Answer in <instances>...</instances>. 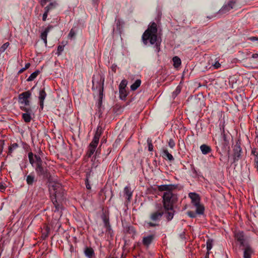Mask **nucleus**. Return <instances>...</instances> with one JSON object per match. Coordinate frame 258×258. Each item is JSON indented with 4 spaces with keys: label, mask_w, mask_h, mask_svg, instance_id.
<instances>
[{
    "label": "nucleus",
    "mask_w": 258,
    "mask_h": 258,
    "mask_svg": "<svg viewBox=\"0 0 258 258\" xmlns=\"http://www.w3.org/2000/svg\"><path fill=\"white\" fill-rule=\"evenodd\" d=\"M48 13L47 11H45L44 14H43V16H42V20L43 21H45L46 20L47 16H48Z\"/></svg>",
    "instance_id": "nucleus-54"
},
{
    "label": "nucleus",
    "mask_w": 258,
    "mask_h": 258,
    "mask_svg": "<svg viewBox=\"0 0 258 258\" xmlns=\"http://www.w3.org/2000/svg\"><path fill=\"white\" fill-rule=\"evenodd\" d=\"M257 119H258V116H257Z\"/></svg>",
    "instance_id": "nucleus-63"
},
{
    "label": "nucleus",
    "mask_w": 258,
    "mask_h": 258,
    "mask_svg": "<svg viewBox=\"0 0 258 258\" xmlns=\"http://www.w3.org/2000/svg\"><path fill=\"white\" fill-rule=\"evenodd\" d=\"M175 144L174 140L172 139H170L168 141V146L171 148L173 149L175 147Z\"/></svg>",
    "instance_id": "nucleus-46"
},
{
    "label": "nucleus",
    "mask_w": 258,
    "mask_h": 258,
    "mask_svg": "<svg viewBox=\"0 0 258 258\" xmlns=\"http://www.w3.org/2000/svg\"><path fill=\"white\" fill-rule=\"evenodd\" d=\"M243 258H251V255L253 254L254 250L249 244L243 246Z\"/></svg>",
    "instance_id": "nucleus-10"
},
{
    "label": "nucleus",
    "mask_w": 258,
    "mask_h": 258,
    "mask_svg": "<svg viewBox=\"0 0 258 258\" xmlns=\"http://www.w3.org/2000/svg\"><path fill=\"white\" fill-rule=\"evenodd\" d=\"M119 93H120V94L121 96H123L124 97L126 96V94L125 93V91H122V92H119Z\"/></svg>",
    "instance_id": "nucleus-57"
},
{
    "label": "nucleus",
    "mask_w": 258,
    "mask_h": 258,
    "mask_svg": "<svg viewBox=\"0 0 258 258\" xmlns=\"http://www.w3.org/2000/svg\"><path fill=\"white\" fill-rule=\"evenodd\" d=\"M142 41L145 45H147L148 41L151 44L156 43L155 46L159 51L160 45V42H157V25L155 22H153L148 28L144 32L142 35Z\"/></svg>",
    "instance_id": "nucleus-2"
},
{
    "label": "nucleus",
    "mask_w": 258,
    "mask_h": 258,
    "mask_svg": "<svg viewBox=\"0 0 258 258\" xmlns=\"http://www.w3.org/2000/svg\"><path fill=\"white\" fill-rule=\"evenodd\" d=\"M31 92L30 91H27L23 92L19 95V103L23 105L30 106V98L31 97Z\"/></svg>",
    "instance_id": "nucleus-7"
},
{
    "label": "nucleus",
    "mask_w": 258,
    "mask_h": 258,
    "mask_svg": "<svg viewBox=\"0 0 258 258\" xmlns=\"http://www.w3.org/2000/svg\"><path fill=\"white\" fill-rule=\"evenodd\" d=\"M141 84V81L140 79L137 80L131 86V89L133 91H135L140 87Z\"/></svg>",
    "instance_id": "nucleus-27"
},
{
    "label": "nucleus",
    "mask_w": 258,
    "mask_h": 258,
    "mask_svg": "<svg viewBox=\"0 0 258 258\" xmlns=\"http://www.w3.org/2000/svg\"><path fill=\"white\" fill-rule=\"evenodd\" d=\"M35 181V177L33 175H28L26 178V181L28 185H32Z\"/></svg>",
    "instance_id": "nucleus-33"
},
{
    "label": "nucleus",
    "mask_w": 258,
    "mask_h": 258,
    "mask_svg": "<svg viewBox=\"0 0 258 258\" xmlns=\"http://www.w3.org/2000/svg\"><path fill=\"white\" fill-rule=\"evenodd\" d=\"M220 142L219 141V145L221 146L222 148H224L226 144H228V141L227 140L226 135L224 133L221 134L220 136Z\"/></svg>",
    "instance_id": "nucleus-22"
},
{
    "label": "nucleus",
    "mask_w": 258,
    "mask_h": 258,
    "mask_svg": "<svg viewBox=\"0 0 258 258\" xmlns=\"http://www.w3.org/2000/svg\"><path fill=\"white\" fill-rule=\"evenodd\" d=\"M75 35H76L75 32L74 31V30L73 29H72L69 34V37H70L71 38H73Z\"/></svg>",
    "instance_id": "nucleus-49"
},
{
    "label": "nucleus",
    "mask_w": 258,
    "mask_h": 258,
    "mask_svg": "<svg viewBox=\"0 0 258 258\" xmlns=\"http://www.w3.org/2000/svg\"><path fill=\"white\" fill-rule=\"evenodd\" d=\"M154 238V235H149L147 236L143 237V244L146 246H148L153 241Z\"/></svg>",
    "instance_id": "nucleus-18"
},
{
    "label": "nucleus",
    "mask_w": 258,
    "mask_h": 258,
    "mask_svg": "<svg viewBox=\"0 0 258 258\" xmlns=\"http://www.w3.org/2000/svg\"><path fill=\"white\" fill-rule=\"evenodd\" d=\"M174 67L177 68L181 64V60L178 56H174L172 58Z\"/></svg>",
    "instance_id": "nucleus-29"
},
{
    "label": "nucleus",
    "mask_w": 258,
    "mask_h": 258,
    "mask_svg": "<svg viewBox=\"0 0 258 258\" xmlns=\"http://www.w3.org/2000/svg\"><path fill=\"white\" fill-rule=\"evenodd\" d=\"M40 73V71L39 70H36L34 72H33L32 74L30 75V76L29 77V78L27 79V81L28 82H31L33 81L37 76Z\"/></svg>",
    "instance_id": "nucleus-26"
},
{
    "label": "nucleus",
    "mask_w": 258,
    "mask_h": 258,
    "mask_svg": "<svg viewBox=\"0 0 258 258\" xmlns=\"http://www.w3.org/2000/svg\"><path fill=\"white\" fill-rule=\"evenodd\" d=\"M209 254H210V251H207V252L206 254V255H205V258H209Z\"/></svg>",
    "instance_id": "nucleus-61"
},
{
    "label": "nucleus",
    "mask_w": 258,
    "mask_h": 258,
    "mask_svg": "<svg viewBox=\"0 0 258 258\" xmlns=\"http://www.w3.org/2000/svg\"><path fill=\"white\" fill-rule=\"evenodd\" d=\"M176 188V186L172 184H164L159 185L158 189L160 191H165L162 196L163 207L164 210H172L174 205L178 201V197L172 190Z\"/></svg>",
    "instance_id": "nucleus-1"
},
{
    "label": "nucleus",
    "mask_w": 258,
    "mask_h": 258,
    "mask_svg": "<svg viewBox=\"0 0 258 258\" xmlns=\"http://www.w3.org/2000/svg\"><path fill=\"white\" fill-rule=\"evenodd\" d=\"M63 46L59 45L57 47V53L58 55H60L61 52L63 50Z\"/></svg>",
    "instance_id": "nucleus-48"
},
{
    "label": "nucleus",
    "mask_w": 258,
    "mask_h": 258,
    "mask_svg": "<svg viewBox=\"0 0 258 258\" xmlns=\"http://www.w3.org/2000/svg\"><path fill=\"white\" fill-rule=\"evenodd\" d=\"M189 197L191 200L192 204L195 205H198L200 203V198L199 195L195 192H190L188 195Z\"/></svg>",
    "instance_id": "nucleus-16"
},
{
    "label": "nucleus",
    "mask_w": 258,
    "mask_h": 258,
    "mask_svg": "<svg viewBox=\"0 0 258 258\" xmlns=\"http://www.w3.org/2000/svg\"><path fill=\"white\" fill-rule=\"evenodd\" d=\"M181 92V87L178 86L172 93V97L175 98Z\"/></svg>",
    "instance_id": "nucleus-40"
},
{
    "label": "nucleus",
    "mask_w": 258,
    "mask_h": 258,
    "mask_svg": "<svg viewBox=\"0 0 258 258\" xmlns=\"http://www.w3.org/2000/svg\"><path fill=\"white\" fill-rule=\"evenodd\" d=\"M25 70H25V69H24V68H22V69H20V70L19 71V72H18V75H19V74H20L22 73H23V72H24Z\"/></svg>",
    "instance_id": "nucleus-58"
},
{
    "label": "nucleus",
    "mask_w": 258,
    "mask_h": 258,
    "mask_svg": "<svg viewBox=\"0 0 258 258\" xmlns=\"http://www.w3.org/2000/svg\"><path fill=\"white\" fill-rule=\"evenodd\" d=\"M200 150L202 153L204 155L209 154L212 152L211 147L206 144L202 145L200 146Z\"/></svg>",
    "instance_id": "nucleus-20"
},
{
    "label": "nucleus",
    "mask_w": 258,
    "mask_h": 258,
    "mask_svg": "<svg viewBox=\"0 0 258 258\" xmlns=\"http://www.w3.org/2000/svg\"><path fill=\"white\" fill-rule=\"evenodd\" d=\"M165 213L166 214V218L168 221H171L174 215L175 211L173 207H172V210H164Z\"/></svg>",
    "instance_id": "nucleus-19"
},
{
    "label": "nucleus",
    "mask_w": 258,
    "mask_h": 258,
    "mask_svg": "<svg viewBox=\"0 0 258 258\" xmlns=\"http://www.w3.org/2000/svg\"><path fill=\"white\" fill-rule=\"evenodd\" d=\"M23 150L25 153H28V156L29 161H42L43 158H41L39 155H34L30 150V147L27 144L23 145Z\"/></svg>",
    "instance_id": "nucleus-8"
},
{
    "label": "nucleus",
    "mask_w": 258,
    "mask_h": 258,
    "mask_svg": "<svg viewBox=\"0 0 258 258\" xmlns=\"http://www.w3.org/2000/svg\"><path fill=\"white\" fill-rule=\"evenodd\" d=\"M102 220L103 221L104 226L106 228H109L110 227L109 221V218L105 215H103L102 217Z\"/></svg>",
    "instance_id": "nucleus-30"
},
{
    "label": "nucleus",
    "mask_w": 258,
    "mask_h": 258,
    "mask_svg": "<svg viewBox=\"0 0 258 258\" xmlns=\"http://www.w3.org/2000/svg\"><path fill=\"white\" fill-rule=\"evenodd\" d=\"M213 66L215 69H218L221 67V64L218 61H216L213 64Z\"/></svg>",
    "instance_id": "nucleus-53"
},
{
    "label": "nucleus",
    "mask_w": 258,
    "mask_h": 258,
    "mask_svg": "<svg viewBox=\"0 0 258 258\" xmlns=\"http://www.w3.org/2000/svg\"><path fill=\"white\" fill-rule=\"evenodd\" d=\"M51 193L55 196V199H61L64 195V190L61 184L56 182H50L49 187Z\"/></svg>",
    "instance_id": "nucleus-5"
},
{
    "label": "nucleus",
    "mask_w": 258,
    "mask_h": 258,
    "mask_svg": "<svg viewBox=\"0 0 258 258\" xmlns=\"http://www.w3.org/2000/svg\"><path fill=\"white\" fill-rule=\"evenodd\" d=\"M30 66V63L28 62L26 63L25 67L24 68L25 70L28 69Z\"/></svg>",
    "instance_id": "nucleus-59"
},
{
    "label": "nucleus",
    "mask_w": 258,
    "mask_h": 258,
    "mask_svg": "<svg viewBox=\"0 0 258 258\" xmlns=\"http://www.w3.org/2000/svg\"><path fill=\"white\" fill-rule=\"evenodd\" d=\"M46 96V93L44 90V89H42L39 92V95L38 97L39 100L40 108L39 110H42L44 107V101Z\"/></svg>",
    "instance_id": "nucleus-14"
},
{
    "label": "nucleus",
    "mask_w": 258,
    "mask_h": 258,
    "mask_svg": "<svg viewBox=\"0 0 258 258\" xmlns=\"http://www.w3.org/2000/svg\"><path fill=\"white\" fill-rule=\"evenodd\" d=\"M29 106H21L20 108L22 110L25 111L26 113L30 112L31 111V108Z\"/></svg>",
    "instance_id": "nucleus-44"
},
{
    "label": "nucleus",
    "mask_w": 258,
    "mask_h": 258,
    "mask_svg": "<svg viewBox=\"0 0 258 258\" xmlns=\"http://www.w3.org/2000/svg\"><path fill=\"white\" fill-rule=\"evenodd\" d=\"M214 240L212 239L209 238L208 239L206 242V246L207 251H210V250L212 249L213 245Z\"/></svg>",
    "instance_id": "nucleus-31"
},
{
    "label": "nucleus",
    "mask_w": 258,
    "mask_h": 258,
    "mask_svg": "<svg viewBox=\"0 0 258 258\" xmlns=\"http://www.w3.org/2000/svg\"><path fill=\"white\" fill-rule=\"evenodd\" d=\"M255 167L256 168L257 170L258 171V162H256V164L255 165Z\"/></svg>",
    "instance_id": "nucleus-62"
},
{
    "label": "nucleus",
    "mask_w": 258,
    "mask_h": 258,
    "mask_svg": "<svg viewBox=\"0 0 258 258\" xmlns=\"http://www.w3.org/2000/svg\"><path fill=\"white\" fill-rule=\"evenodd\" d=\"M100 136L101 133L97 131L89 146L96 149Z\"/></svg>",
    "instance_id": "nucleus-15"
},
{
    "label": "nucleus",
    "mask_w": 258,
    "mask_h": 258,
    "mask_svg": "<svg viewBox=\"0 0 258 258\" xmlns=\"http://www.w3.org/2000/svg\"><path fill=\"white\" fill-rule=\"evenodd\" d=\"M10 43L9 42H6L4 43L1 47H0V53L4 52L6 49L9 46Z\"/></svg>",
    "instance_id": "nucleus-41"
},
{
    "label": "nucleus",
    "mask_w": 258,
    "mask_h": 258,
    "mask_svg": "<svg viewBox=\"0 0 258 258\" xmlns=\"http://www.w3.org/2000/svg\"><path fill=\"white\" fill-rule=\"evenodd\" d=\"M160 156L166 160L171 161L173 160V157L171 154V151H169L166 148H163L161 152Z\"/></svg>",
    "instance_id": "nucleus-11"
},
{
    "label": "nucleus",
    "mask_w": 258,
    "mask_h": 258,
    "mask_svg": "<svg viewBox=\"0 0 258 258\" xmlns=\"http://www.w3.org/2000/svg\"><path fill=\"white\" fill-rule=\"evenodd\" d=\"M4 163V162H0V172L2 171L3 169Z\"/></svg>",
    "instance_id": "nucleus-60"
},
{
    "label": "nucleus",
    "mask_w": 258,
    "mask_h": 258,
    "mask_svg": "<svg viewBox=\"0 0 258 258\" xmlns=\"http://www.w3.org/2000/svg\"><path fill=\"white\" fill-rule=\"evenodd\" d=\"M95 150H96L95 148H92V147H91L89 146L88 147V151H87V156L88 157H91V156L94 154Z\"/></svg>",
    "instance_id": "nucleus-39"
},
{
    "label": "nucleus",
    "mask_w": 258,
    "mask_h": 258,
    "mask_svg": "<svg viewBox=\"0 0 258 258\" xmlns=\"http://www.w3.org/2000/svg\"><path fill=\"white\" fill-rule=\"evenodd\" d=\"M241 149L240 147H236L234 149L233 159L234 161H238L240 159L241 154Z\"/></svg>",
    "instance_id": "nucleus-17"
},
{
    "label": "nucleus",
    "mask_w": 258,
    "mask_h": 258,
    "mask_svg": "<svg viewBox=\"0 0 258 258\" xmlns=\"http://www.w3.org/2000/svg\"><path fill=\"white\" fill-rule=\"evenodd\" d=\"M126 230L127 232L130 234H135L136 233V230L134 227L133 226H128L126 228Z\"/></svg>",
    "instance_id": "nucleus-43"
},
{
    "label": "nucleus",
    "mask_w": 258,
    "mask_h": 258,
    "mask_svg": "<svg viewBox=\"0 0 258 258\" xmlns=\"http://www.w3.org/2000/svg\"><path fill=\"white\" fill-rule=\"evenodd\" d=\"M32 166L39 176H42L44 178H48L50 176L49 170L50 167L47 162H30Z\"/></svg>",
    "instance_id": "nucleus-4"
},
{
    "label": "nucleus",
    "mask_w": 258,
    "mask_h": 258,
    "mask_svg": "<svg viewBox=\"0 0 258 258\" xmlns=\"http://www.w3.org/2000/svg\"><path fill=\"white\" fill-rule=\"evenodd\" d=\"M84 253L88 258H92L95 255L94 250L91 247H86L84 250Z\"/></svg>",
    "instance_id": "nucleus-21"
},
{
    "label": "nucleus",
    "mask_w": 258,
    "mask_h": 258,
    "mask_svg": "<svg viewBox=\"0 0 258 258\" xmlns=\"http://www.w3.org/2000/svg\"><path fill=\"white\" fill-rule=\"evenodd\" d=\"M52 202L55 208V210H54V211H59V210L61 209V206L57 204L56 199H55V201L52 200Z\"/></svg>",
    "instance_id": "nucleus-42"
},
{
    "label": "nucleus",
    "mask_w": 258,
    "mask_h": 258,
    "mask_svg": "<svg viewBox=\"0 0 258 258\" xmlns=\"http://www.w3.org/2000/svg\"><path fill=\"white\" fill-rule=\"evenodd\" d=\"M50 1V0H41L40 4L42 7H44L47 4V3Z\"/></svg>",
    "instance_id": "nucleus-55"
},
{
    "label": "nucleus",
    "mask_w": 258,
    "mask_h": 258,
    "mask_svg": "<svg viewBox=\"0 0 258 258\" xmlns=\"http://www.w3.org/2000/svg\"><path fill=\"white\" fill-rule=\"evenodd\" d=\"M104 81L105 78L102 76H100L99 79L97 81H95L94 79H93L92 80L93 85L92 89L93 90H96L98 92V100L96 104V107L97 111V114L99 117H101L102 114L101 108L102 105V99L104 95L103 91Z\"/></svg>",
    "instance_id": "nucleus-3"
},
{
    "label": "nucleus",
    "mask_w": 258,
    "mask_h": 258,
    "mask_svg": "<svg viewBox=\"0 0 258 258\" xmlns=\"http://www.w3.org/2000/svg\"><path fill=\"white\" fill-rule=\"evenodd\" d=\"M126 85V82L125 80H122L119 84V92H122V91H125V87Z\"/></svg>",
    "instance_id": "nucleus-35"
},
{
    "label": "nucleus",
    "mask_w": 258,
    "mask_h": 258,
    "mask_svg": "<svg viewBox=\"0 0 258 258\" xmlns=\"http://www.w3.org/2000/svg\"><path fill=\"white\" fill-rule=\"evenodd\" d=\"M197 208L196 212L199 214H203L204 212V207L200 205V203L198 205H195Z\"/></svg>",
    "instance_id": "nucleus-34"
},
{
    "label": "nucleus",
    "mask_w": 258,
    "mask_h": 258,
    "mask_svg": "<svg viewBox=\"0 0 258 258\" xmlns=\"http://www.w3.org/2000/svg\"><path fill=\"white\" fill-rule=\"evenodd\" d=\"M124 193L128 202H130L133 195L131 188L128 186L125 187L124 188Z\"/></svg>",
    "instance_id": "nucleus-24"
},
{
    "label": "nucleus",
    "mask_w": 258,
    "mask_h": 258,
    "mask_svg": "<svg viewBox=\"0 0 258 258\" xmlns=\"http://www.w3.org/2000/svg\"><path fill=\"white\" fill-rule=\"evenodd\" d=\"M57 5V4L55 2L50 3L48 6L44 8V10L49 13L50 11L54 9Z\"/></svg>",
    "instance_id": "nucleus-25"
},
{
    "label": "nucleus",
    "mask_w": 258,
    "mask_h": 258,
    "mask_svg": "<svg viewBox=\"0 0 258 258\" xmlns=\"http://www.w3.org/2000/svg\"><path fill=\"white\" fill-rule=\"evenodd\" d=\"M148 224L149 225V226L150 227H155L156 226H158V225L156 224V223H152V222H149L148 223Z\"/></svg>",
    "instance_id": "nucleus-56"
},
{
    "label": "nucleus",
    "mask_w": 258,
    "mask_h": 258,
    "mask_svg": "<svg viewBox=\"0 0 258 258\" xmlns=\"http://www.w3.org/2000/svg\"><path fill=\"white\" fill-rule=\"evenodd\" d=\"M147 142L148 144V151L151 152L153 150V146L152 143V139L150 138H148L147 140Z\"/></svg>",
    "instance_id": "nucleus-37"
},
{
    "label": "nucleus",
    "mask_w": 258,
    "mask_h": 258,
    "mask_svg": "<svg viewBox=\"0 0 258 258\" xmlns=\"http://www.w3.org/2000/svg\"><path fill=\"white\" fill-rule=\"evenodd\" d=\"M49 232L50 228L47 226H45V229L44 230V231L42 232V237L43 238V239H44L48 237Z\"/></svg>",
    "instance_id": "nucleus-32"
},
{
    "label": "nucleus",
    "mask_w": 258,
    "mask_h": 258,
    "mask_svg": "<svg viewBox=\"0 0 258 258\" xmlns=\"http://www.w3.org/2000/svg\"><path fill=\"white\" fill-rule=\"evenodd\" d=\"M156 207L157 211L151 213L150 216V219L154 222L160 220L164 214V211L161 204H157L156 205Z\"/></svg>",
    "instance_id": "nucleus-6"
},
{
    "label": "nucleus",
    "mask_w": 258,
    "mask_h": 258,
    "mask_svg": "<svg viewBox=\"0 0 258 258\" xmlns=\"http://www.w3.org/2000/svg\"><path fill=\"white\" fill-rule=\"evenodd\" d=\"M238 52L241 55V56L243 58V59L247 58L249 57L250 58V54L251 53V52H248L247 51H245V52L239 51Z\"/></svg>",
    "instance_id": "nucleus-38"
},
{
    "label": "nucleus",
    "mask_w": 258,
    "mask_h": 258,
    "mask_svg": "<svg viewBox=\"0 0 258 258\" xmlns=\"http://www.w3.org/2000/svg\"><path fill=\"white\" fill-rule=\"evenodd\" d=\"M111 258H114V257H111Z\"/></svg>",
    "instance_id": "nucleus-64"
},
{
    "label": "nucleus",
    "mask_w": 258,
    "mask_h": 258,
    "mask_svg": "<svg viewBox=\"0 0 258 258\" xmlns=\"http://www.w3.org/2000/svg\"><path fill=\"white\" fill-rule=\"evenodd\" d=\"M85 184H86V187L88 189H91V187L90 184L89 183V175L88 174H87V176H86V178L85 179Z\"/></svg>",
    "instance_id": "nucleus-45"
},
{
    "label": "nucleus",
    "mask_w": 258,
    "mask_h": 258,
    "mask_svg": "<svg viewBox=\"0 0 258 258\" xmlns=\"http://www.w3.org/2000/svg\"><path fill=\"white\" fill-rule=\"evenodd\" d=\"M187 214L191 218H195L196 217V213L193 211H188Z\"/></svg>",
    "instance_id": "nucleus-50"
},
{
    "label": "nucleus",
    "mask_w": 258,
    "mask_h": 258,
    "mask_svg": "<svg viewBox=\"0 0 258 258\" xmlns=\"http://www.w3.org/2000/svg\"><path fill=\"white\" fill-rule=\"evenodd\" d=\"M251 155L254 157L253 161H258V152L255 149H252Z\"/></svg>",
    "instance_id": "nucleus-36"
},
{
    "label": "nucleus",
    "mask_w": 258,
    "mask_h": 258,
    "mask_svg": "<svg viewBox=\"0 0 258 258\" xmlns=\"http://www.w3.org/2000/svg\"><path fill=\"white\" fill-rule=\"evenodd\" d=\"M249 40L253 42H255V44L258 45V37H250Z\"/></svg>",
    "instance_id": "nucleus-51"
},
{
    "label": "nucleus",
    "mask_w": 258,
    "mask_h": 258,
    "mask_svg": "<svg viewBox=\"0 0 258 258\" xmlns=\"http://www.w3.org/2000/svg\"><path fill=\"white\" fill-rule=\"evenodd\" d=\"M250 57L255 59V61L256 62H258V53L250 54Z\"/></svg>",
    "instance_id": "nucleus-47"
},
{
    "label": "nucleus",
    "mask_w": 258,
    "mask_h": 258,
    "mask_svg": "<svg viewBox=\"0 0 258 258\" xmlns=\"http://www.w3.org/2000/svg\"><path fill=\"white\" fill-rule=\"evenodd\" d=\"M234 4H235V3L233 2V1L229 2L227 4L224 5L223 7V8L222 9V11L223 12L225 13L226 12L230 11L231 9H232L233 8Z\"/></svg>",
    "instance_id": "nucleus-23"
},
{
    "label": "nucleus",
    "mask_w": 258,
    "mask_h": 258,
    "mask_svg": "<svg viewBox=\"0 0 258 258\" xmlns=\"http://www.w3.org/2000/svg\"><path fill=\"white\" fill-rule=\"evenodd\" d=\"M22 118L25 122H29L31 120L32 117L29 112L24 113L22 114Z\"/></svg>",
    "instance_id": "nucleus-28"
},
{
    "label": "nucleus",
    "mask_w": 258,
    "mask_h": 258,
    "mask_svg": "<svg viewBox=\"0 0 258 258\" xmlns=\"http://www.w3.org/2000/svg\"><path fill=\"white\" fill-rule=\"evenodd\" d=\"M53 28V26L52 25H49L44 29V30L43 32H42V33H41L40 38L43 41L45 45H46L47 43V34Z\"/></svg>",
    "instance_id": "nucleus-12"
},
{
    "label": "nucleus",
    "mask_w": 258,
    "mask_h": 258,
    "mask_svg": "<svg viewBox=\"0 0 258 258\" xmlns=\"http://www.w3.org/2000/svg\"><path fill=\"white\" fill-rule=\"evenodd\" d=\"M23 150V146H20L17 143L11 144L7 151L8 155L13 156L14 154L18 151Z\"/></svg>",
    "instance_id": "nucleus-9"
},
{
    "label": "nucleus",
    "mask_w": 258,
    "mask_h": 258,
    "mask_svg": "<svg viewBox=\"0 0 258 258\" xmlns=\"http://www.w3.org/2000/svg\"><path fill=\"white\" fill-rule=\"evenodd\" d=\"M6 188V186L2 182H0V191L4 192Z\"/></svg>",
    "instance_id": "nucleus-52"
},
{
    "label": "nucleus",
    "mask_w": 258,
    "mask_h": 258,
    "mask_svg": "<svg viewBox=\"0 0 258 258\" xmlns=\"http://www.w3.org/2000/svg\"><path fill=\"white\" fill-rule=\"evenodd\" d=\"M235 236L237 240L239 242L241 246L243 247L245 246V245L249 244L247 242L245 241L244 233L243 232H238L235 234Z\"/></svg>",
    "instance_id": "nucleus-13"
}]
</instances>
